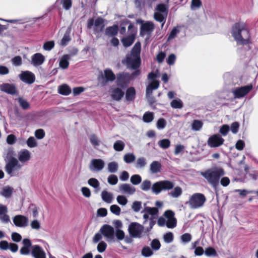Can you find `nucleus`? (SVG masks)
Listing matches in <instances>:
<instances>
[{
    "label": "nucleus",
    "instance_id": "14",
    "mask_svg": "<svg viewBox=\"0 0 258 258\" xmlns=\"http://www.w3.org/2000/svg\"><path fill=\"white\" fill-rule=\"evenodd\" d=\"M21 167L22 165L20 164L18 159H14L7 162L6 170L8 174L12 175L14 171L20 170Z\"/></svg>",
    "mask_w": 258,
    "mask_h": 258
},
{
    "label": "nucleus",
    "instance_id": "47",
    "mask_svg": "<svg viewBox=\"0 0 258 258\" xmlns=\"http://www.w3.org/2000/svg\"><path fill=\"white\" fill-rule=\"evenodd\" d=\"M130 181L134 185H138L142 181V177L139 174H134L131 177Z\"/></svg>",
    "mask_w": 258,
    "mask_h": 258
},
{
    "label": "nucleus",
    "instance_id": "33",
    "mask_svg": "<svg viewBox=\"0 0 258 258\" xmlns=\"http://www.w3.org/2000/svg\"><path fill=\"white\" fill-rule=\"evenodd\" d=\"M136 91L133 87L129 88L125 93V98L127 101H131L134 100L135 98Z\"/></svg>",
    "mask_w": 258,
    "mask_h": 258
},
{
    "label": "nucleus",
    "instance_id": "60",
    "mask_svg": "<svg viewBox=\"0 0 258 258\" xmlns=\"http://www.w3.org/2000/svg\"><path fill=\"white\" fill-rule=\"evenodd\" d=\"M151 246L152 247V249L154 250H158L159 249L161 246V244L160 241L157 239H154L151 243Z\"/></svg>",
    "mask_w": 258,
    "mask_h": 258
},
{
    "label": "nucleus",
    "instance_id": "42",
    "mask_svg": "<svg viewBox=\"0 0 258 258\" xmlns=\"http://www.w3.org/2000/svg\"><path fill=\"white\" fill-rule=\"evenodd\" d=\"M136 160V156L133 153L126 154L123 156V161L126 163H131Z\"/></svg>",
    "mask_w": 258,
    "mask_h": 258
},
{
    "label": "nucleus",
    "instance_id": "40",
    "mask_svg": "<svg viewBox=\"0 0 258 258\" xmlns=\"http://www.w3.org/2000/svg\"><path fill=\"white\" fill-rule=\"evenodd\" d=\"M135 39L134 36L132 35L122 39V42L125 47L130 46L132 44Z\"/></svg>",
    "mask_w": 258,
    "mask_h": 258
},
{
    "label": "nucleus",
    "instance_id": "36",
    "mask_svg": "<svg viewBox=\"0 0 258 258\" xmlns=\"http://www.w3.org/2000/svg\"><path fill=\"white\" fill-rule=\"evenodd\" d=\"M118 169V164L115 161L109 162L107 164V169L109 172L115 173Z\"/></svg>",
    "mask_w": 258,
    "mask_h": 258
},
{
    "label": "nucleus",
    "instance_id": "27",
    "mask_svg": "<svg viewBox=\"0 0 258 258\" xmlns=\"http://www.w3.org/2000/svg\"><path fill=\"white\" fill-rule=\"evenodd\" d=\"M15 156L16 154L15 151L12 148H9L6 149L4 154V158L6 162H8L14 159H17Z\"/></svg>",
    "mask_w": 258,
    "mask_h": 258
},
{
    "label": "nucleus",
    "instance_id": "31",
    "mask_svg": "<svg viewBox=\"0 0 258 258\" xmlns=\"http://www.w3.org/2000/svg\"><path fill=\"white\" fill-rule=\"evenodd\" d=\"M161 164L158 161H153L150 165V169L152 173H157L160 172Z\"/></svg>",
    "mask_w": 258,
    "mask_h": 258
},
{
    "label": "nucleus",
    "instance_id": "57",
    "mask_svg": "<svg viewBox=\"0 0 258 258\" xmlns=\"http://www.w3.org/2000/svg\"><path fill=\"white\" fill-rule=\"evenodd\" d=\"M163 238L166 243H171L173 240V234L172 232H168L164 235Z\"/></svg>",
    "mask_w": 258,
    "mask_h": 258
},
{
    "label": "nucleus",
    "instance_id": "10",
    "mask_svg": "<svg viewBox=\"0 0 258 258\" xmlns=\"http://www.w3.org/2000/svg\"><path fill=\"white\" fill-rule=\"evenodd\" d=\"M100 232L106 238L108 242L114 241V229L109 225H104L99 230Z\"/></svg>",
    "mask_w": 258,
    "mask_h": 258
},
{
    "label": "nucleus",
    "instance_id": "55",
    "mask_svg": "<svg viewBox=\"0 0 258 258\" xmlns=\"http://www.w3.org/2000/svg\"><path fill=\"white\" fill-rule=\"evenodd\" d=\"M142 208V202L140 201H135L132 206V209L135 212H139Z\"/></svg>",
    "mask_w": 258,
    "mask_h": 258
},
{
    "label": "nucleus",
    "instance_id": "20",
    "mask_svg": "<svg viewBox=\"0 0 258 258\" xmlns=\"http://www.w3.org/2000/svg\"><path fill=\"white\" fill-rule=\"evenodd\" d=\"M23 246L20 250V252L22 255H28L32 251V243L29 239L25 238L22 241Z\"/></svg>",
    "mask_w": 258,
    "mask_h": 258
},
{
    "label": "nucleus",
    "instance_id": "19",
    "mask_svg": "<svg viewBox=\"0 0 258 258\" xmlns=\"http://www.w3.org/2000/svg\"><path fill=\"white\" fill-rule=\"evenodd\" d=\"M18 161L21 163H26L31 158V152L27 149H22L18 153Z\"/></svg>",
    "mask_w": 258,
    "mask_h": 258
},
{
    "label": "nucleus",
    "instance_id": "52",
    "mask_svg": "<svg viewBox=\"0 0 258 258\" xmlns=\"http://www.w3.org/2000/svg\"><path fill=\"white\" fill-rule=\"evenodd\" d=\"M203 126V123L202 121L198 120H195L192 123L191 128L194 131H200Z\"/></svg>",
    "mask_w": 258,
    "mask_h": 258
},
{
    "label": "nucleus",
    "instance_id": "50",
    "mask_svg": "<svg viewBox=\"0 0 258 258\" xmlns=\"http://www.w3.org/2000/svg\"><path fill=\"white\" fill-rule=\"evenodd\" d=\"M27 146L31 148L36 147L38 143L33 137H29L26 142Z\"/></svg>",
    "mask_w": 258,
    "mask_h": 258
},
{
    "label": "nucleus",
    "instance_id": "15",
    "mask_svg": "<svg viewBox=\"0 0 258 258\" xmlns=\"http://www.w3.org/2000/svg\"><path fill=\"white\" fill-rule=\"evenodd\" d=\"M224 140L218 134L214 135L211 136L207 141L209 146L211 148H215L222 145Z\"/></svg>",
    "mask_w": 258,
    "mask_h": 258
},
{
    "label": "nucleus",
    "instance_id": "4",
    "mask_svg": "<svg viewBox=\"0 0 258 258\" xmlns=\"http://www.w3.org/2000/svg\"><path fill=\"white\" fill-rule=\"evenodd\" d=\"M224 174V170L221 168L210 169L201 173V175L215 188L219 185L220 178Z\"/></svg>",
    "mask_w": 258,
    "mask_h": 258
},
{
    "label": "nucleus",
    "instance_id": "46",
    "mask_svg": "<svg viewBox=\"0 0 258 258\" xmlns=\"http://www.w3.org/2000/svg\"><path fill=\"white\" fill-rule=\"evenodd\" d=\"M70 30H68L65 33L62 39L60 41V45L62 46H66L68 43L71 40L70 36Z\"/></svg>",
    "mask_w": 258,
    "mask_h": 258
},
{
    "label": "nucleus",
    "instance_id": "1",
    "mask_svg": "<svg viewBox=\"0 0 258 258\" xmlns=\"http://www.w3.org/2000/svg\"><path fill=\"white\" fill-rule=\"evenodd\" d=\"M231 35L238 45H246L249 43V33L244 23H235L232 26Z\"/></svg>",
    "mask_w": 258,
    "mask_h": 258
},
{
    "label": "nucleus",
    "instance_id": "35",
    "mask_svg": "<svg viewBox=\"0 0 258 258\" xmlns=\"http://www.w3.org/2000/svg\"><path fill=\"white\" fill-rule=\"evenodd\" d=\"M13 190V188L12 187L9 186H5L3 188L1 195L6 198H9L11 197Z\"/></svg>",
    "mask_w": 258,
    "mask_h": 258
},
{
    "label": "nucleus",
    "instance_id": "11",
    "mask_svg": "<svg viewBox=\"0 0 258 258\" xmlns=\"http://www.w3.org/2000/svg\"><path fill=\"white\" fill-rule=\"evenodd\" d=\"M252 85L249 84L246 86L236 88L232 92L235 98H241L247 94L252 90Z\"/></svg>",
    "mask_w": 258,
    "mask_h": 258
},
{
    "label": "nucleus",
    "instance_id": "29",
    "mask_svg": "<svg viewBox=\"0 0 258 258\" xmlns=\"http://www.w3.org/2000/svg\"><path fill=\"white\" fill-rule=\"evenodd\" d=\"M101 196L102 200L107 204H110L113 202V196L112 194L110 192L103 190L101 192Z\"/></svg>",
    "mask_w": 258,
    "mask_h": 258
},
{
    "label": "nucleus",
    "instance_id": "8",
    "mask_svg": "<svg viewBox=\"0 0 258 258\" xmlns=\"http://www.w3.org/2000/svg\"><path fill=\"white\" fill-rule=\"evenodd\" d=\"M115 79V76L110 69H106L104 71V75L101 74L98 78L99 84L101 86L106 85L107 82H112Z\"/></svg>",
    "mask_w": 258,
    "mask_h": 258
},
{
    "label": "nucleus",
    "instance_id": "53",
    "mask_svg": "<svg viewBox=\"0 0 258 258\" xmlns=\"http://www.w3.org/2000/svg\"><path fill=\"white\" fill-rule=\"evenodd\" d=\"M110 211L112 214L119 216L120 214L121 209L117 205H112L110 207Z\"/></svg>",
    "mask_w": 258,
    "mask_h": 258
},
{
    "label": "nucleus",
    "instance_id": "5",
    "mask_svg": "<svg viewBox=\"0 0 258 258\" xmlns=\"http://www.w3.org/2000/svg\"><path fill=\"white\" fill-rule=\"evenodd\" d=\"M206 201V198L203 194L196 193L190 197L186 204L188 205L191 209H196L202 207Z\"/></svg>",
    "mask_w": 258,
    "mask_h": 258
},
{
    "label": "nucleus",
    "instance_id": "54",
    "mask_svg": "<svg viewBox=\"0 0 258 258\" xmlns=\"http://www.w3.org/2000/svg\"><path fill=\"white\" fill-rule=\"evenodd\" d=\"M107 244L104 241H101L97 245V249L100 253H102L105 251L107 248Z\"/></svg>",
    "mask_w": 258,
    "mask_h": 258
},
{
    "label": "nucleus",
    "instance_id": "58",
    "mask_svg": "<svg viewBox=\"0 0 258 258\" xmlns=\"http://www.w3.org/2000/svg\"><path fill=\"white\" fill-rule=\"evenodd\" d=\"M144 211L151 215L152 216H154L157 214L158 210L156 208H150L147 207L145 208Z\"/></svg>",
    "mask_w": 258,
    "mask_h": 258
},
{
    "label": "nucleus",
    "instance_id": "34",
    "mask_svg": "<svg viewBox=\"0 0 258 258\" xmlns=\"http://www.w3.org/2000/svg\"><path fill=\"white\" fill-rule=\"evenodd\" d=\"M70 59V55L66 54L64 55L60 59L59 61V66L63 69H67L69 64V60Z\"/></svg>",
    "mask_w": 258,
    "mask_h": 258
},
{
    "label": "nucleus",
    "instance_id": "28",
    "mask_svg": "<svg viewBox=\"0 0 258 258\" xmlns=\"http://www.w3.org/2000/svg\"><path fill=\"white\" fill-rule=\"evenodd\" d=\"M124 92L121 89L116 88L112 89L111 91V96L113 99L118 101L123 96Z\"/></svg>",
    "mask_w": 258,
    "mask_h": 258
},
{
    "label": "nucleus",
    "instance_id": "16",
    "mask_svg": "<svg viewBox=\"0 0 258 258\" xmlns=\"http://www.w3.org/2000/svg\"><path fill=\"white\" fill-rule=\"evenodd\" d=\"M13 221L14 225L19 227L25 228L28 225V218L22 215H18L14 216L13 218Z\"/></svg>",
    "mask_w": 258,
    "mask_h": 258
},
{
    "label": "nucleus",
    "instance_id": "12",
    "mask_svg": "<svg viewBox=\"0 0 258 258\" xmlns=\"http://www.w3.org/2000/svg\"><path fill=\"white\" fill-rule=\"evenodd\" d=\"M105 163L101 159H93L89 164V169L92 172H98L101 171L104 167Z\"/></svg>",
    "mask_w": 258,
    "mask_h": 258
},
{
    "label": "nucleus",
    "instance_id": "30",
    "mask_svg": "<svg viewBox=\"0 0 258 258\" xmlns=\"http://www.w3.org/2000/svg\"><path fill=\"white\" fill-rule=\"evenodd\" d=\"M57 91L61 95L67 96L71 93V89L67 84H64L58 87Z\"/></svg>",
    "mask_w": 258,
    "mask_h": 258
},
{
    "label": "nucleus",
    "instance_id": "38",
    "mask_svg": "<svg viewBox=\"0 0 258 258\" xmlns=\"http://www.w3.org/2000/svg\"><path fill=\"white\" fill-rule=\"evenodd\" d=\"M182 194V189L179 187H175L173 190L169 193V195L173 198H177L179 197Z\"/></svg>",
    "mask_w": 258,
    "mask_h": 258
},
{
    "label": "nucleus",
    "instance_id": "6",
    "mask_svg": "<svg viewBox=\"0 0 258 258\" xmlns=\"http://www.w3.org/2000/svg\"><path fill=\"white\" fill-rule=\"evenodd\" d=\"M157 12L154 13V18L158 22L162 23V27L164 24L167 15V9L164 4L157 5L156 8Z\"/></svg>",
    "mask_w": 258,
    "mask_h": 258
},
{
    "label": "nucleus",
    "instance_id": "21",
    "mask_svg": "<svg viewBox=\"0 0 258 258\" xmlns=\"http://www.w3.org/2000/svg\"><path fill=\"white\" fill-rule=\"evenodd\" d=\"M8 210L6 206L0 204V221L5 224L11 222L10 216L8 214Z\"/></svg>",
    "mask_w": 258,
    "mask_h": 258
},
{
    "label": "nucleus",
    "instance_id": "13",
    "mask_svg": "<svg viewBox=\"0 0 258 258\" xmlns=\"http://www.w3.org/2000/svg\"><path fill=\"white\" fill-rule=\"evenodd\" d=\"M154 24L152 22L146 21L142 22L140 35L142 36L147 35L149 36L154 30Z\"/></svg>",
    "mask_w": 258,
    "mask_h": 258
},
{
    "label": "nucleus",
    "instance_id": "9",
    "mask_svg": "<svg viewBox=\"0 0 258 258\" xmlns=\"http://www.w3.org/2000/svg\"><path fill=\"white\" fill-rule=\"evenodd\" d=\"M158 77V75L153 73H150L148 76V78L152 82L148 85L146 89V95L149 97L152 93L153 90L157 89L159 86V82L156 80L155 79Z\"/></svg>",
    "mask_w": 258,
    "mask_h": 258
},
{
    "label": "nucleus",
    "instance_id": "39",
    "mask_svg": "<svg viewBox=\"0 0 258 258\" xmlns=\"http://www.w3.org/2000/svg\"><path fill=\"white\" fill-rule=\"evenodd\" d=\"M170 105L173 108L180 109L183 107V103L181 100L178 98L173 100L170 103Z\"/></svg>",
    "mask_w": 258,
    "mask_h": 258
},
{
    "label": "nucleus",
    "instance_id": "18",
    "mask_svg": "<svg viewBox=\"0 0 258 258\" xmlns=\"http://www.w3.org/2000/svg\"><path fill=\"white\" fill-rule=\"evenodd\" d=\"M164 216L167 219L166 226L168 228H173L176 226V220L174 217V213L171 210L165 212Z\"/></svg>",
    "mask_w": 258,
    "mask_h": 258
},
{
    "label": "nucleus",
    "instance_id": "59",
    "mask_svg": "<svg viewBox=\"0 0 258 258\" xmlns=\"http://www.w3.org/2000/svg\"><path fill=\"white\" fill-rule=\"evenodd\" d=\"M205 253L208 256H215L217 255L216 251L211 247L206 248L205 251Z\"/></svg>",
    "mask_w": 258,
    "mask_h": 258
},
{
    "label": "nucleus",
    "instance_id": "25",
    "mask_svg": "<svg viewBox=\"0 0 258 258\" xmlns=\"http://www.w3.org/2000/svg\"><path fill=\"white\" fill-rule=\"evenodd\" d=\"M31 63L34 66H38L42 64L44 61V56L40 53L34 54L31 57Z\"/></svg>",
    "mask_w": 258,
    "mask_h": 258
},
{
    "label": "nucleus",
    "instance_id": "23",
    "mask_svg": "<svg viewBox=\"0 0 258 258\" xmlns=\"http://www.w3.org/2000/svg\"><path fill=\"white\" fill-rule=\"evenodd\" d=\"M34 258H46V254L43 248L38 245L32 246L31 252Z\"/></svg>",
    "mask_w": 258,
    "mask_h": 258
},
{
    "label": "nucleus",
    "instance_id": "49",
    "mask_svg": "<svg viewBox=\"0 0 258 258\" xmlns=\"http://www.w3.org/2000/svg\"><path fill=\"white\" fill-rule=\"evenodd\" d=\"M116 201L118 204L122 206H125L128 202L127 198L123 195L117 196L116 197Z\"/></svg>",
    "mask_w": 258,
    "mask_h": 258
},
{
    "label": "nucleus",
    "instance_id": "3",
    "mask_svg": "<svg viewBox=\"0 0 258 258\" xmlns=\"http://www.w3.org/2000/svg\"><path fill=\"white\" fill-rule=\"evenodd\" d=\"M141 46L140 42H137L133 48L131 54L127 55L126 58L122 60V63L125 64L127 68L136 69L140 66Z\"/></svg>",
    "mask_w": 258,
    "mask_h": 258
},
{
    "label": "nucleus",
    "instance_id": "37",
    "mask_svg": "<svg viewBox=\"0 0 258 258\" xmlns=\"http://www.w3.org/2000/svg\"><path fill=\"white\" fill-rule=\"evenodd\" d=\"M147 165L146 159L144 157H140L137 159L135 163V167L137 169H142L144 168Z\"/></svg>",
    "mask_w": 258,
    "mask_h": 258
},
{
    "label": "nucleus",
    "instance_id": "56",
    "mask_svg": "<svg viewBox=\"0 0 258 258\" xmlns=\"http://www.w3.org/2000/svg\"><path fill=\"white\" fill-rule=\"evenodd\" d=\"M88 183L95 188H98L100 185L98 180L95 178L89 179L88 181Z\"/></svg>",
    "mask_w": 258,
    "mask_h": 258
},
{
    "label": "nucleus",
    "instance_id": "45",
    "mask_svg": "<svg viewBox=\"0 0 258 258\" xmlns=\"http://www.w3.org/2000/svg\"><path fill=\"white\" fill-rule=\"evenodd\" d=\"M19 103L20 106L24 109H28L30 105L27 101L23 98L19 97L16 99Z\"/></svg>",
    "mask_w": 258,
    "mask_h": 258
},
{
    "label": "nucleus",
    "instance_id": "26",
    "mask_svg": "<svg viewBox=\"0 0 258 258\" xmlns=\"http://www.w3.org/2000/svg\"><path fill=\"white\" fill-rule=\"evenodd\" d=\"M0 90L11 94L16 93V89L14 85L5 83L0 85Z\"/></svg>",
    "mask_w": 258,
    "mask_h": 258
},
{
    "label": "nucleus",
    "instance_id": "24",
    "mask_svg": "<svg viewBox=\"0 0 258 258\" xmlns=\"http://www.w3.org/2000/svg\"><path fill=\"white\" fill-rule=\"evenodd\" d=\"M119 191L123 194L132 195L134 194L136 191V188L128 183H123L118 186Z\"/></svg>",
    "mask_w": 258,
    "mask_h": 258
},
{
    "label": "nucleus",
    "instance_id": "32",
    "mask_svg": "<svg viewBox=\"0 0 258 258\" xmlns=\"http://www.w3.org/2000/svg\"><path fill=\"white\" fill-rule=\"evenodd\" d=\"M118 32V27L114 25L107 27L105 30V35L109 37H113L116 35Z\"/></svg>",
    "mask_w": 258,
    "mask_h": 258
},
{
    "label": "nucleus",
    "instance_id": "44",
    "mask_svg": "<svg viewBox=\"0 0 258 258\" xmlns=\"http://www.w3.org/2000/svg\"><path fill=\"white\" fill-rule=\"evenodd\" d=\"M158 145L162 149H166L170 146V141L168 139H162L158 142Z\"/></svg>",
    "mask_w": 258,
    "mask_h": 258
},
{
    "label": "nucleus",
    "instance_id": "64",
    "mask_svg": "<svg viewBox=\"0 0 258 258\" xmlns=\"http://www.w3.org/2000/svg\"><path fill=\"white\" fill-rule=\"evenodd\" d=\"M181 240L183 243H188L191 240V235L189 233H184L181 236Z\"/></svg>",
    "mask_w": 258,
    "mask_h": 258
},
{
    "label": "nucleus",
    "instance_id": "2",
    "mask_svg": "<svg viewBox=\"0 0 258 258\" xmlns=\"http://www.w3.org/2000/svg\"><path fill=\"white\" fill-rule=\"evenodd\" d=\"M173 187V183L169 180L156 182L151 186V182L150 180H145L141 185V188L143 191H148L151 188L152 192L156 195L159 194L163 190H169Z\"/></svg>",
    "mask_w": 258,
    "mask_h": 258
},
{
    "label": "nucleus",
    "instance_id": "7",
    "mask_svg": "<svg viewBox=\"0 0 258 258\" xmlns=\"http://www.w3.org/2000/svg\"><path fill=\"white\" fill-rule=\"evenodd\" d=\"M144 230V227L137 222L131 223L128 228L130 235L135 238H140Z\"/></svg>",
    "mask_w": 258,
    "mask_h": 258
},
{
    "label": "nucleus",
    "instance_id": "61",
    "mask_svg": "<svg viewBox=\"0 0 258 258\" xmlns=\"http://www.w3.org/2000/svg\"><path fill=\"white\" fill-rule=\"evenodd\" d=\"M114 233L118 240H122L124 238L125 233L121 229H116Z\"/></svg>",
    "mask_w": 258,
    "mask_h": 258
},
{
    "label": "nucleus",
    "instance_id": "62",
    "mask_svg": "<svg viewBox=\"0 0 258 258\" xmlns=\"http://www.w3.org/2000/svg\"><path fill=\"white\" fill-rule=\"evenodd\" d=\"M108 182L111 185H115L118 182L117 177L115 175H110L107 178Z\"/></svg>",
    "mask_w": 258,
    "mask_h": 258
},
{
    "label": "nucleus",
    "instance_id": "48",
    "mask_svg": "<svg viewBox=\"0 0 258 258\" xmlns=\"http://www.w3.org/2000/svg\"><path fill=\"white\" fill-rule=\"evenodd\" d=\"M142 255L145 257H149L153 254V252L149 246H144L141 251Z\"/></svg>",
    "mask_w": 258,
    "mask_h": 258
},
{
    "label": "nucleus",
    "instance_id": "51",
    "mask_svg": "<svg viewBox=\"0 0 258 258\" xmlns=\"http://www.w3.org/2000/svg\"><path fill=\"white\" fill-rule=\"evenodd\" d=\"M143 119L145 122H150L154 119V114L152 112H147L144 114Z\"/></svg>",
    "mask_w": 258,
    "mask_h": 258
},
{
    "label": "nucleus",
    "instance_id": "43",
    "mask_svg": "<svg viewBox=\"0 0 258 258\" xmlns=\"http://www.w3.org/2000/svg\"><path fill=\"white\" fill-rule=\"evenodd\" d=\"M202 5V3L201 0H191L190 5V9L192 11H195L200 9Z\"/></svg>",
    "mask_w": 258,
    "mask_h": 258
},
{
    "label": "nucleus",
    "instance_id": "41",
    "mask_svg": "<svg viewBox=\"0 0 258 258\" xmlns=\"http://www.w3.org/2000/svg\"><path fill=\"white\" fill-rule=\"evenodd\" d=\"M124 146L125 144L123 142L117 140L114 143L113 149L116 151L120 152L123 150Z\"/></svg>",
    "mask_w": 258,
    "mask_h": 258
},
{
    "label": "nucleus",
    "instance_id": "17",
    "mask_svg": "<svg viewBox=\"0 0 258 258\" xmlns=\"http://www.w3.org/2000/svg\"><path fill=\"white\" fill-rule=\"evenodd\" d=\"M19 77L22 81L28 84H32L35 80L34 74L28 71L22 72Z\"/></svg>",
    "mask_w": 258,
    "mask_h": 258
},
{
    "label": "nucleus",
    "instance_id": "63",
    "mask_svg": "<svg viewBox=\"0 0 258 258\" xmlns=\"http://www.w3.org/2000/svg\"><path fill=\"white\" fill-rule=\"evenodd\" d=\"M90 141L91 143L94 147L98 146L100 145V141L97 136L95 135L91 136Z\"/></svg>",
    "mask_w": 258,
    "mask_h": 258
},
{
    "label": "nucleus",
    "instance_id": "22",
    "mask_svg": "<svg viewBox=\"0 0 258 258\" xmlns=\"http://www.w3.org/2000/svg\"><path fill=\"white\" fill-rule=\"evenodd\" d=\"M0 249L7 250L10 249L13 252H16L18 250V245L14 243H9L6 240L0 241Z\"/></svg>",
    "mask_w": 258,
    "mask_h": 258
}]
</instances>
